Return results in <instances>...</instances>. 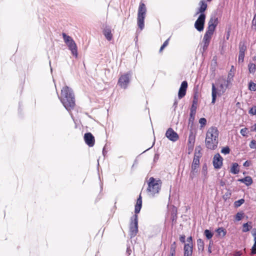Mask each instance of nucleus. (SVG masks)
Masks as SVG:
<instances>
[{
	"mask_svg": "<svg viewBox=\"0 0 256 256\" xmlns=\"http://www.w3.org/2000/svg\"><path fill=\"white\" fill-rule=\"evenodd\" d=\"M138 232V216H134V222H132L130 226V234L131 236H134Z\"/></svg>",
	"mask_w": 256,
	"mask_h": 256,
	"instance_id": "obj_12",
	"label": "nucleus"
},
{
	"mask_svg": "<svg viewBox=\"0 0 256 256\" xmlns=\"http://www.w3.org/2000/svg\"><path fill=\"white\" fill-rule=\"evenodd\" d=\"M216 232L218 236L222 238H224L226 234V230L222 228H219L216 230Z\"/></svg>",
	"mask_w": 256,
	"mask_h": 256,
	"instance_id": "obj_28",
	"label": "nucleus"
},
{
	"mask_svg": "<svg viewBox=\"0 0 256 256\" xmlns=\"http://www.w3.org/2000/svg\"><path fill=\"white\" fill-rule=\"evenodd\" d=\"M84 140L86 144L90 147L93 146L94 144V138L90 132L84 134Z\"/></svg>",
	"mask_w": 256,
	"mask_h": 256,
	"instance_id": "obj_15",
	"label": "nucleus"
},
{
	"mask_svg": "<svg viewBox=\"0 0 256 256\" xmlns=\"http://www.w3.org/2000/svg\"><path fill=\"white\" fill-rule=\"evenodd\" d=\"M244 199H240L238 200L235 202L234 206L236 207H239L242 204H243L244 203Z\"/></svg>",
	"mask_w": 256,
	"mask_h": 256,
	"instance_id": "obj_36",
	"label": "nucleus"
},
{
	"mask_svg": "<svg viewBox=\"0 0 256 256\" xmlns=\"http://www.w3.org/2000/svg\"><path fill=\"white\" fill-rule=\"evenodd\" d=\"M200 8H198V12H196V14H198L199 13L200 14H204V12L206 10L207 8V4L204 1L202 0L199 3Z\"/></svg>",
	"mask_w": 256,
	"mask_h": 256,
	"instance_id": "obj_20",
	"label": "nucleus"
},
{
	"mask_svg": "<svg viewBox=\"0 0 256 256\" xmlns=\"http://www.w3.org/2000/svg\"><path fill=\"white\" fill-rule=\"evenodd\" d=\"M169 40H170V38H168L167 40H166L164 42V43L163 44V45H164V46H166L168 45V44Z\"/></svg>",
	"mask_w": 256,
	"mask_h": 256,
	"instance_id": "obj_44",
	"label": "nucleus"
},
{
	"mask_svg": "<svg viewBox=\"0 0 256 256\" xmlns=\"http://www.w3.org/2000/svg\"><path fill=\"white\" fill-rule=\"evenodd\" d=\"M218 24V20L216 17H212L208 22V30L204 35L202 40L203 50H206L209 45L212 36Z\"/></svg>",
	"mask_w": 256,
	"mask_h": 256,
	"instance_id": "obj_4",
	"label": "nucleus"
},
{
	"mask_svg": "<svg viewBox=\"0 0 256 256\" xmlns=\"http://www.w3.org/2000/svg\"><path fill=\"white\" fill-rule=\"evenodd\" d=\"M254 60H256V56H254Z\"/></svg>",
	"mask_w": 256,
	"mask_h": 256,
	"instance_id": "obj_49",
	"label": "nucleus"
},
{
	"mask_svg": "<svg viewBox=\"0 0 256 256\" xmlns=\"http://www.w3.org/2000/svg\"><path fill=\"white\" fill-rule=\"evenodd\" d=\"M250 165V163L248 161H246L244 162V166H249Z\"/></svg>",
	"mask_w": 256,
	"mask_h": 256,
	"instance_id": "obj_45",
	"label": "nucleus"
},
{
	"mask_svg": "<svg viewBox=\"0 0 256 256\" xmlns=\"http://www.w3.org/2000/svg\"><path fill=\"white\" fill-rule=\"evenodd\" d=\"M202 173L204 178H206L208 174V167L206 164H204L202 166Z\"/></svg>",
	"mask_w": 256,
	"mask_h": 256,
	"instance_id": "obj_31",
	"label": "nucleus"
},
{
	"mask_svg": "<svg viewBox=\"0 0 256 256\" xmlns=\"http://www.w3.org/2000/svg\"><path fill=\"white\" fill-rule=\"evenodd\" d=\"M59 98L68 110H70L74 106V96L72 90L69 87L65 86L62 88Z\"/></svg>",
	"mask_w": 256,
	"mask_h": 256,
	"instance_id": "obj_1",
	"label": "nucleus"
},
{
	"mask_svg": "<svg viewBox=\"0 0 256 256\" xmlns=\"http://www.w3.org/2000/svg\"><path fill=\"white\" fill-rule=\"evenodd\" d=\"M192 236L188 238L186 243L184 246V256H190L192 254Z\"/></svg>",
	"mask_w": 256,
	"mask_h": 256,
	"instance_id": "obj_10",
	"label": "nucleus"
},
{
	"mask_svg": "<svg viewBox=\"0 0 256 256\" xmlns=\"http://www.w3.org/2000/svg\"><path fill=\"white\" fill-rule=\"evenodd\" d=\"M64 42L66 44L68 49L71 52L72 54L76 58L78 57V48L76 44L73 39L70 36H67L66 34H62Z\"/></svg>",
	"mask_w": 256,
	"mask_h": 256,
	"instance_id": "obj_7",
	"label": "nucleus"
},
{
	"mask_svg": "<svg viewBox=\"0 0 256 256\" xmlns=\"http://www.w3.org/2000/svg\"><path fill=\"white\" fill-rule=\"evenodd\" d=\"M250 147L252 149L256 148V141L252 140L250 144Z\"/></svg>",
	"mask_w": 256,
	"mask_h": 256,
	"instance_id": "obj_38",
	"label": "nucleus"
},
{
	"mask_svg": "<svg viewBox=\"0 0 256 256\" xmlns=\"http://www.w3.org/2000/svg\"><path fill=\"white\" fill-rule=\"evenodd\" d=\"M248 88L250 90L256 91V84L252 82H250L248 84Z\"/></svg>",
	"mask_w": 256,
	"mask_h": 256,
	"instance_id": "obj_32",
	"label": "nucleus"
},
{
	"mask_svg": "<svg viewBox=\"0 0 256 256\" xmlns=\"http://www.w3.org/2000/svg\"><path fill=\"white\" fill-rule=\"evenodd\" d=\"M165 47H166V46H164V45H163V44H162V46L160 47V52H162V51L164 49V48Z\"/></svg>",
	"mask_w": 256,
	"mask_h": 256,
	"instance_id": "obj_48",
	"label": "nucleus"
},
{
	"mask_svg": "<svg viewBox=\"0 0 256 256\" xmlns=\"http://www.w3.org/2000/svg\"><path fill=\"white\" fill-rule=\"evenodd\" d=\"M206 15L204 14H200L195 22L194 27L199 32L202 31L204 28Z\"/></svg>",
	"mask_w": 256,
	"mask_h": 256,
	"instance_id": "obj_9",
	"label": "nucleus"
},
{
	"mask_svg": "<svg viewBox=\"0 0 256 256\" xmlns=\"http://www.w3.org/2000/svg\"><path fill=\"white\" fill-rule=\"evenodd\" d=\"M199 123L202 125V126H203L206 124V120L205 118H200L199 120Z\"/></svg>",
	"mask_w": 256,
	"mask_h": 256,
	"instance_id": "obj_39",
	"label": "nucleus"
},
{
	"mask_svg": "<svg viewBox=\"0 0 256 256\" xmlns=\"http://www.w3.org/2000/svg\"><path fill=\"white\" fill-rule=\"evenodd\" d=\"M240 133L244 136H248V129L246 128H242L240 130Z\"/></svg>",
	"mask_w": 256,
	"mask_h": 256,
	"instance_id": "obj_35",
	"label": "nucleus"
},
{
	"mask_svg": "<svg viewBox=\"0 0 256 256\" xmlns=\"http://www.w3.org/2000/svg\"><path fill=\"white\" fill-rule=\"evenodd\" d=\"M197 245H198V250L201 251V252L203 251V250L204 249V243L203 240L202 239L200 238V239L198 240Z\"/></svg>",
	"mask_w": 256,
	"mask_h": 256,
	"instance_id": "obj_29",
	"label": "nucleus"
},
{
	"mask_svg": "<svg viewBox=\"0 0 256 256\" xmlns=\"http://www.w3.org/2000/svg\"><path fill=\"white\" fill-rule=\"evenodd\" d=\"M249 113L252 115L256 116V106L252 108L250 110Z\"/></svg>",
	"mask_w": 256,
	"mask_h": 256,
	"instance_id": "obj_40",
	"label": "nucleus"
},
{
	"mask_svg": "<svg viewBox=\"0 0 256 256\" xmlns=\"http://www.w3.org/2000/svg\"><path fill=\"white\" fill-rule=\"evenodd\" d=\"M230 148L228 146L223 148L221 150V152L223 154H226L230 153Z\"/></svg>",
	"mask_w": 256,
	"mask_h": 256,
	"instance_id": "obj_37",
	"label": "nucleus"
},
{
	"mask_svg": "<svg viewBox=\"0 0 256 256\" xmlns=\"http://www.w3.org/2000/svg\"><path fill=\"white\" fill-rule=\"evenodd\" d=\"M207 0L210 2V1L211 0Z\"/></svg>",
	"mask_w": 256,
	"mask_h": 256,
	"instance_id": "obj_50",
	"label": "nucleus"
},
{
	"mask_svg": "<svg viewBox=\"0 0 256 256\" xmlns=\"http://www.w3.org/2000/svg\"><path fill=\"white\" fill-rule=\"evenodd\" d=\"M224 91L225 90L223 89V86L222 85L220 86V88H216L214 84H212V103L213 104H214L216 102V96L222 95V94L224 93Z\"/></svg>",
	"mask_w": 256,
	"mask_h": 256,
	"instance_id": "obj_11",
	"label": "nucleus"
},
{
	"mask_svg": "<svg viewBox=\"0 0 256 256\" xmlns=\"http://www.w3.org/2000/svg\"><path fill=\"white\" fill-rule=\"evenodd\" d=\"M188 142L189 146L192 148L195 142V135L192 132L189 135Z\"/></svg>",
	"mask_w": 256,
	"mask_h": 256,
	"instance_id": "obj_24",
	"label": "nucleus"
},
{
	"mask_svg": "<svg viewBox=\"0 0 256 256\" xmlns=\"http://www.w3.org/2000/svg\"><path fill=\"white\" fill-rule=\"evenodd\" d=\"M166 136L173 142H176L179 138L178 134L172 128L168 129L166 132Z\"/></svg>",
	"mask_w": 256,
	"mask_h": 256,
	"instance_id": "obj_13",
	"label": "nucleus"
},
{
	"mask_svg": "<svg viewBox=\"0 0 256 256\" xmlns=\"http://www.w3.org/2000/svg\"><path fill=\"white\" fill-rule=\"evenodd\" d=\"M218 24V20L216 17H212L208 22V30L204 35L202 40L203 50H206L209 45L212 36Z\"/></svg>",
	"mask_w": 256,
	"mask_h": 256,
	"instance_id": "obj_3",
	"label": "nucleus"
},
{
	"mask_svg": "<svg viewBox=\"0 0 256 256\" xmlns=\"http://www.w3.org/2000/svg\"><path fill=\"white\" fill-rule=\"evenodd\" d=\"M146 14V8L144 3H140L138 8L137 24L138 28L142 30L144 27V18Z\"/></svg>",
	"mask_w": 256,
	"mask_h": 256,
	"instance_id": "obj_6",
	"label": "nucleus"
},
{
	"mask_svg": "<svg viewBox=\"0 0 256 256\" xmlns=\"http://www.w3.org/2000/svg\"><path fill=\"white\" fill-rule=\"evenodd\" d=\"M252 24L253 26H256V14L254 16V18L252 20Z\"/></svg>",
	"mask_w": 256,
	"mask_h": 256,
	"instance_id": "obj_42",
	"label": "nucleus"
},
{
	"mask_svg": "<svg viewBox=\"0 0 256 256\" xmlns=\"http://www.w3.org/2000/svg\"><path fill=\"white\" fill-rule=\"evenodd\" d=\"M196 102L194 101L193 104L192 106V108L190 109V117L189 118L190 122L192 123L194 120L195 115L196 114Z\"/></svg>",
	"mask_w": 256,
	"mask_h": 256,
	"instance_id": "obj_18",
	"label": "nucleus"
},
{
	"mask_svg": "<svg viewBox=\"0 0 256 256\" xmlns=\"http://www.w3.org/2000/svg\"><path fill=\"white\" fill-rule=\"evenodd\" d=\"M130 74H122L118 79V84L121 88L126 89L130 82Z\"/></svg>",
	"mask_w": 256,
	"mask_h": 256,
	"instance_id": "obj_8",
	"label": "nucleus"
},
{
	"mask_svg": "<svg viewBox=\"0 0 256 256\" xmlns=\"http://www.w3.org/2000/svg\"><path fill=\"white\" fill-rule=\"evenodd\" d=\"M239 171L238 164L237 163H233L230 168V172L234 174H237Z\"/></svg>",
	"mask_w": 256,
	"mask_h": 256,
	"instance_id": "obj_26",
	"label": "nucleus"
},
{
	"mask_svg": "<svg viewBox=\"0 0 256 256\" xmlns=\"http://www.w3.org/2000/svg\"><path fill=\"white\" fill-rule=\"evenodd\" d=\"M245 50L246 48L244 46H241L240 48V52L238 60L239 62H242L244 61Z\"/></svg>",
	"mask_w": 256,
	"mask_h": 256,
	"instance_id": "obj_23",
	"label": "nucleus"
},
{
	"mask_svg": "<svg viewBox=\"0 0 256 256\" xmlns=\"http://www.w3.org/2000/svg\"><path fill=\"white\" fill-rule=\"evenodd\" d=\"M223 158L219 154L214 155L213 158V165L215 168L219 169L222 165Z\"/></svg>",
	"mask_w": 256,
	"mask_h": 256,
	"instance_id": "obj_14",
	"label": "nucleus"
},
{
	"mask_svg": "<svg viewBox=\"0 0 256 256\" xmlns=\"http://www.w3.org/2000/svg\"><path fill=\"white\" fill-rule=\"evenodd\" d=\"M180 240L182 242H185V236H182L180 238Z\"/></svg>",
	"mask_w": 256,
	"mask_h": 256,
	"instance_id": "obj_43",
	"label": "nucleus"
},
{
	"mask_svg": "<svg viewBox=\"0 0 256 256\" xmlns=\"http://www.w3.org/2000/svg\"><path fill=\"white\" fill-rule=\"evenodd\" d=\"M204 234L208 239H210L213 236V234L208 230H204Z\"/></svg>",
	"mask_w": 256,
	"mask_h": 256,
	"instance_id": "obj_34",
	"label": "nucleus"
},
{
	"mask_svg": "<svg viewBox=\"0 0 256 256\" xmlns=\"http://www.w3.org/2000/svg\"><path fill=\"white\" fill-rule=\"evenodd\" d=\"M248 70L250 72V73H254L256 71V66L254 64L252 63H250L248 66Z\"/></svg>",
	"mask_w": 256,
	"mask_h": 256,
	"instance_id": "obj_30",
	"label": "nucleus"
},
{
	"mask_svg": "<svg viewBox=\"0 0 256 256\" xmlns=\"http://www.w3.org/2000/svg\"><path fill=\"white\" fill-rule=\"evenodd\" d=\"M238 181L244 183L247 186L251 185L252 183V180L249 176H246L244 178L239 179Z\"/></svg>",
	"mask_w": 256,
	"mask_h": 256,
	"instance_id": "obj_22",
	"label": "nucleus"
},
{
	"mask_svg": "<svg viewBox=\"0 0 256 256\" xmlns=\"http://www.w3.org/2000/svg\"><path fill=\"white\" fill-rule=\"evenodd\" d=\"M161 186V182L159 180H156L152 177L149 178L148 181V187L147 192L150 196H154L158 193Z\"/></svg>",
	"mask_w": 256,
	"mask_h": 256,
	"instance_id": "obj_5",
	"label": "nucleus"
},
{
	"mask_svg": "<svg viewBox=\"0 0 256 256\" xmlns=\"http://www.w3.org/2000/svg\"><path fill=\"white\" fill-rule=\"evenodd\" d=\"M142 204V197L140 196L139 198H138L136 204L135 206V212L136 214H138L141 209Z\"/></svg>",
	"mask_w": 256,
	"mask_h": 256,
	"instance_id": "obj_21",
	"label": "nucleus"
},
{
	"mask_svg": "<svg viewBox=\"0 0 256 256\" xmlns=\"http://www.w3.org/2000/svg\"><path fill=\"white\" fill-rule=\"evenodd\" d=\"M242 216V213L238 212L236 216V220H240Z\"/></svg>",
	"mask_w": 256,
	"mask_h": 256,
	"instance_id": "obj_41",
	"label": "nucleus"
},
{
	"mask_svg": "<svg viewBox=\"0 0 256 256\" xmlns=\"http://www.w3.org/2000/svg\"><path fill=\"white\" fill-rule=\"evenodd\" d=\"M252 228V226L248 224V223H246L243 224V228L242 232H246L250 230Z\"/></svg>",
	"mask_w": 256,
	"mask_h": 256,
	"instance_id": "obj_33",
	"label": "nucleus"
},
{
	"mask_svg": "<svg viewBox=\"0 0 256 256\" xmlns=\"http://www.w3.org/2000/svg\"><path fill=\"white\" fill-rule=\"evenodd\" d=\"M251 130L256 132V123L252 127Z\"/></svg>",
	"mask_w": 256,
	"mask_h": 256,
	"instance_id": "obj_46",
	"label": "nucleus"
},
{
	"mask_svg": "<svg viewBox=\"0 0 256 256\" xmlns=\"http://www.w3.org/2000/svg\"><path fill=\"white\" fill-rule=\"evenodd\" d=\"M165 47H166V46H164V45H163V44H162V46L160 47V52H162V51L164 49V48Z\"/></svg>",
	"mask_w": 256,
	"mask_h": 256,
	"instance_id": "obj_47",
	"label": "nucleus"
},
{
	"mask_svg": "<svg viewBox=\"0 0 256 256\" xmlns=\"http://www.w3.org/2000/svg\"><path fill=\"white\" fill-rule=\"evenodd\" d=\"M200 165V160H197L196 159H193V161L192 164V172L193 174L196 173L198 172V169Z\"/></svg>",
	"mask_w": 256,
	"mask_h": 256,
	"instance_id": "obj_19",
	"label": "nucleus"
},
{
	"mask_svg": "<svg viewBox=\"0 0 256 256\" xmlns=\"http://www.w3.org/2000/svg\"><path fill=\"white\" fill-rule=\"evenodd\" d=\"M188 88V83L186 81L182 82L178 92V97L180 99L182 98L186 94Z\"/></svg>",
	"mask_w": 256,
	"mask_h": 256,
	"instance_id": "obj_17",
	"label": "nucleus"
},
{
	"mask_svg": "<svg viewBox=\"0 0 256 256\" xmlns=\"http://www.w3.org/2000/svg\"><path fill=\"white\" fill-rule=\"evenodd\" d=\"M218 130L216 127L210 128L206 136L205 144L206 146L210 150H215L218 144Z\"/></svg>",
	"mask_w": 256,
	"mask_h": 256,
	"instance_id": "obj_2",
	"label": "nucleus"
},
{
	"mask_svg": "<svg viewBox=\"0 0 256 256\" xmlns=\"http://www.w3.org/2000/svg\"><path fill=\"white\" fill-rule=\"evenodd\" d=\"M202 148L200 146H197L196 148L194 155V159H196L197 160H200V158L202 156V152H201Z\"/></svg>",
	"mask_w": 256,
	"mask_h": 256,
	"instance_id": "obj_25",
	"label": "nucleus"
},
{
	"mask_svg": "<svg viewBox=\"0 0 256 256\" xmlns=\"http://www.w3.org/2000/svg\"><path fill=\"white\" fill-rule=\"evenodd\" d=\"M102 34L108 40L110 41L112 39L113 34L110 26H105L102 30Z\"/></svg>",
	"mask_w": 256,
	"mask_h": 256,
	"instance_id": "obj_16",
	"label": "nucleus"
},
{
	"mask_svg": "<svg viewBox=\"0 0 256 256\" xmlns=\"http://www.w3.org/2000/svg\"><path fill=\"white\" fill-rule=\"evenodd\" d=\"M252 234L254 238V244L252 248V254H256V229L252 230Z\"/></svg>",
	"mask_w": 256,
	"mask_h": 256,
	"instance_id": "obj_27",
	"label": "nucleus"
}]
</instances>
